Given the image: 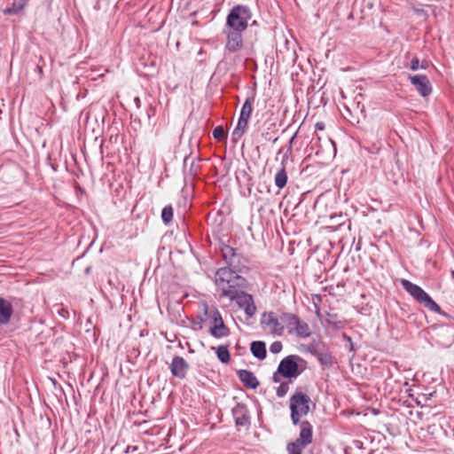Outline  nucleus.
I'll return each instance as SVG.
<instances>
[{
    "label": "nucleus",
    "instance_id": "f257e3e1",
    "mask_svg": "<svg viewBox=\"0 0 454 454\" xmlns=\"http://www.w3.org/2000/svg\"><path fill=\"white\" fill-rule=\"evenodd\" d=\"M215 283L220 298L235 301L248 317L254 316L257 309L253 295L243 290L247 286L244 277L230 268H219L215 272Z\"/></svg>",
    "mask_w": 454,
    "mask_h": 454
},
{
    "label": "nucleus",
    "instance_id": "f03ea898",
    "mask_svg": "<svg viewBox=\"0 0 454 454\" xmlns=\"http://www.w3.org/2000/svg\"><path fill=\"white\" fill-rule=\"evenodd\" d=\"M308 367L307 361L298 355H289L278 364L277 371L272 375L273 382H280V378H286L292 382L297 379Z\"/></svg>",
    "mask_w": 454,
    "mask_h": 454
},
{
    "label": "nucleus",
    "instance_id": "7ed1b4c3",
    "mask_svg": "<svg viewBox=\"0 0 454 454\" xmlns=\"http://www.w3.org/2000/svg\"><path fill=\"white\" fill-rule=\"evenodd\" d=\"M251 18L252 12L247 5H235L231 9L226 17L225 27L245 31L248 27Z\"/></svg>",
    "mask_w": 454,
    "mask_h": 454
},
{
    "label": "nucleus",
    "instance_id": "20e7f679",
    "mask_svg": "<svg viewBox=\"0 0 454 454\" xmlns=\"http://www.w3.org/2000/svg\"><path fill=\"white\" fill-rule=\"evenodd\" d=\"M401 283L403 289L419 303L423 304L429 311L441 314V307L421 286L407 279H403Z\"/></svg>",
    "mask_w": 454,
    "mask_h": 454
},
{
    "label": "nucleus",
    "instance_id": "39448f33",
    "mask_svg": "<svg viewBox=\"0 0 454 454\" xmlns=\"http://www.w3.org/2000/svg\"><path fill=\"white\" fill-rule=\"evenodd\" d=\"M220 250L223 259L227 264L224 268H230L231 270H233L239 274L248 269L247 259L236 248L223 243Z\"/></svg>",
    "mask_w": 454,
    "mask_h": 454
},
{
    "label": "nucleus",
    "instance_id": "423d86ee",
    "mask_svg": "<svg viewBox=\"0 0 454 454\" xmlns=\"http://www.w3.org/2000/svg\"><path fill=\"white\" fill-rule=\"evenodd\" d=\"M310 397L302 392H296L290 397V417L294 425L301 426V417L309 411Z\"/></svg>",
    "mask_w": 454,
    "mask_h": 454
},
{
    "label": "nucleus",
    "instance_id": "0eeeda50",
    "mask_svg": "<svg viewBox=\"0 0 454 454\" xmlns=\"http://www.w3.org/2000/svg\"><path fill=\"white\" fill-rule=\"evenodd\" d=\"M301 430L298 438L286 444L288 454H302V450L313 441V427L308 420L301 422Z\"/></svg>",
    "mask_w": 454,
    "mask_h": 454
},
{
    "label": "nucleus",
    "instance_id": "6e6552de",
    "mask_svg": "<svg viewBox=\"0 0 454 454\" xmlns=\"http://www.w3.org/2000/svg\"><path fill=\"white\" fill-rule=\"evenodd\" d=\"M204 314L209 317L211 324L209 333L212 337L222 339L230 335V329L224 324L222 315L216 308L209 309L207 305L204 304Z\"/></svg>",
    "mask_w": 454,
    "mask_h": 454
},
{
    "label": "nucleus",
    "instance_id": "1a4fd4ad",
    "mask_svg": "<svg viewBox=\"0 0 454 454\" xmlns=\"http://www.w3.org/2000/svg\"><path fill=\"white\" fill-rule=\"evenodd\" d=\"M244 30L231 29L225 27L223 30V34L225 36L224 52L226 53H237L242 50L244 46L243 42Z\"/></svg>",
    "mask_w": 454,
    "mask_h": 454
},
{
    "label": "nucleus",
    "instance_id": "9d476101",
    "mask_svg": "<svg viewBox=\"0 0 454 454\" xmlns=\"http://www.w3.org/2000/svg\"><path fill=\"white\" fill-rule=\"evenodd\" d=\"M260 325L263 330L269 329L273 336H281L284 333L285 325L273 311L263 312L261 316Z\"/></svg>",
    "mask_w": 454,
    "mask_h": 454
},
{
    "label": "nucleus",
    "instance_id": "9b49d317",
    "mask_svg": "<svg viewBox=\"0 0 454 454\" xmlns=\"http://www.w3.org/2000/svg\"><path fill=\"white\" fill-rule=\"evenodd\" d=\"M409 80L421 97L427 98L431 95L432 84L426 74H410Z\"/></svg>",
    "mask_w": 454,
    "mask_h": 454
},
{
    "label": "nucleus",
    "instance_id": "f8f14e48",
    "mask_svg": "<svg viewBox=\"0 0 454 454\" xmlns=\"http://www.w3.org/2000/svg\"><path fill=\"white\" fill-rule=\"evenodd\" d=\"M231 414L237 427H249L251 425L249 410L247 404L238 403L232 409Z\"/></svg>",
    "mask_w": 454,
    "mask_h": 454
},
{
    "label": "nucleus",
    "instance_id": "ddd939ff",
    "mask_svg": "<svg viewBox=\"0 0 454 454\" xmlns=\"http://www.w3.org/2000/svg\"><path fill=\"white\" fill-rule=\"evenodd\" d=\"M270 190L267 184H259L253 194L254 200L251 202V207L255 208L258 212L263 211L264 207L269 200L267 196L270 194Z\"/></svg>",
    "mask_w": 454,
    "mask_h": 454
},
{
    "label": "nucleus",
    "instance_id": "4468645a",
    "mask_svg": "<svg viewBox=\"0 0 454 454\" xmlns=\"http://www.w3.org/2000/svg\"><path fill=\"white\" fill-rule=\"evenodd\" d=\"M320 345H321V342H312L309 344V346L308 347V350L309 352L314 356L315 357H317V361L319 362V364L323 366H331L333 365V356L332 354L326 350V349H322L320 348Z\"/></svg>",
    "mask_w": 454,
    "mask_h": 454
},
{
    "label": "nucleus",
    "instance_id": "2eb2a0df",
    "mask_svg": "<svg viewBox=\"0 0 454 454\" xmlns=\"http://www.w3.org/2000/svg\"><path fill=\"white\" fill-rule=\"evenodd\" d=\"M171 374L178 379H184L189 369V364L186 360L179 356H175L169 365Z\"/></svg>",
    "mask_w": 454,
    "mask_h": 454
},
{
    "label": "nucleus",
    "instance_id": "dca6fc26",
    "mask_svg": "<svg viewBox=\"0 0 454 454\" xmlns=\"http://www.w3.org/2000/svg\"><path fill=\"white\" fill-rule=\"evenodd\" d=\"M237 373L239 380L246 387L255 389L259 386V380L251 371L241 369Z\"/></svg>",
    "mask_w": 454,
    "mask_h": 454
},
{
    "label": "nucleus",
    "instance_id": "f3484780",
    "mask_svg": "<svg viewBox=\"0 0 454 454\" xmlns=\"http://www.w3.org/2000/svg\"><path fill=\"white\" fill-rule=\"evenodd\" d=\"M191 160L188 173L192 178H195L199 176L201 165L200 162L203 160L200 157H192V153L186 155L184 159V167L186 168L188 161Z\"/></svg>",
    "mask_w": 454,
    "mask_h": 454
},
{
    "label": "nucleus",
    "instance_id": "a211bd4d",
    "mask_svg": "<svg viewBox=\"0 0 454 454\" xmlns=\"http://www.w3.org/2000/svg\"><path fill=\"white\" fill-rule=\"evenodd\" d=\"M12 313L13 308L12 303L4 298H0V324H7Z\"/></svg>",
    "mask_w": 454,
    "mask_h": 454
},
{
    "label": "nucleus",
    "instance_id": "6ab92c4d",
    "mask_svg": "<svg viewBox=\"0 0 454 454\" xmlns=\"http://www.w3.org/2000/svg\"><path fill=\"white\" fill-rule=\"evenodd\" d=\"M251 354L258 360H264L267 356L266 344L262 340H254L250 344Z\"/></svg>",
    "mask_w": 454,
    "mask_h": 454
},
{
    "label": "nucleus",
    "instance_id": "aec40b11",
    "mask_svg": "<svg viewBox=\"0 0 454 454\" xmlns=\"http://www.w3.org/2000/svg\"><path fill=\"white\" fill-rule=\"evenodd\" d=\"M289 333H294L296 336L303 339L311 335L309 325L306 322L301 321L300 317L298 318V323H295L294 327L291 328Z\"/></svg>",
    "mask_w": 454,
    "mask_h": 454
},
{
    "label": "nucleus",
    "instance_id": "412c9836",
    "mask_svg": "<svg viewBox=\"0 0 454 454\" xmlns=\"http://www.w3.org/2000/svg\"><path fill=\"white\" fill-rule=\"evenodd\" d=\"M229 344L227 345H220L217 348H212V349L215 350V355L217 359L222 364H228L231 361V354L229 351Z\"/></svg>",
    "mask_w": 454,
    "mask_h": 454
},
{
    "label": "nucleus",
    "instance_id": "4be33fe9",
    "mask_svg": "<svg viewBox=\"0 0 454 454\" xmlns=\"http://www.w3.org/2000/svg\"><path fill=\"white\" fill-rule=\"evenodd\" d=\"M298 318L297 315L289 312H281L279 315L281 323L288 328V331L294 327L295 323H298Z\"/></svg>",
    "mask_w": 454,
    "mask_h": 454
},
{
    "label": "nucleus",
    "instance_id": "5701e85b",
    "mask_svg": "<svg viewBox=\"0 0 454 454\" xmlns=\"http://www.w3.org/2000/svg\"><path fill=\"white\" fill-rule=\"evenodd\" d=\"M29 0H13L12 6L5 8L3 12L5 15H14L24 9Z\"/></svg>",
    "mask_w": 454,
    "mask_h": 454
},
{
    "label": "nucleus",
    "instance_id": "b1692460",
    "mask_svg": "<svg viewBox=\"0 0 454 454\" xmlns=\"http://www.w3.org/2000/svg\"><path fill=\"white\" fill-rule=\"evenodd\" d=\"M254 101V96H248L247 97L245 102L243 103V106L241 107L240 114L239 116L250 119V116L253 112V104Z\"/></svg>",
    "mask_w": 454,
    "mask_h": 454
},
{
    "label": "nucleus",
    "instance_id": "393cba45",
    "mask_svg": "<svg viewBox=\"0 0 454 454\" xmlns=\"http://www.w3.org/2000/svg\"><path fill=\"white\" fill-rule=\"evenodd\" d=\"M288 176L286 171V168L282 167L275 175L274 182L275 185L278 189H283L287 184Z\"/></svg>",
    "mask_w": 454,
    "mask_h": 454
},
{
    "label": "nucleus",
    "instance_id": "a878e982",
    "mask_svg": "<svg viewBox=\"0 0 454 454\" xmlns=\"http://www.w3.org/2000/svg\"><path fill=\"white\" fill-rule=\"evenodd\" d=\"M174 210L171 205L164 207L161 210V220L165 225L169 224L173 220Z\"/></svg>",
    "mask_w": 454,
    "mask_h": 454
},
{
    "label": "nucleus",
    "instance_id": "bb28decb",
    "mask_svg": "<svg viewBox=\"0 0 454 454\" xmlns=\"http://www.w3.org/2000/svg\"><path fill=\"white\" fill-rule=\"evenodd\" d=\"M213 137L217 141H223L227 137V133L225 132L223 126L219 125L214 129Z\"/></svg>",
    "mask_w": 454,
    "mask_h": 454
},
{
    "label": "nucleus",
    "instance_id": "cd10ccee",
    "mask_svg": "<svg viewBox=\"0 0 454 454\" xmlns=\"http://www.w3.org/2000/svg\"><path fill=\"white\" fill-rule=\"evenodd\" d=\"M278 383H279V386L276 389V394H277L278 397L281 398V397H284L286 395V393L288 392L289 383L290 382L289 381L288 382H286V381L282 382L280 380V382H278Z\"/></svg>",
    "mask_w": 454,
    "mask_h": 454
},
{
    "label": "nucleus",
    "instance_id": "c85d7f7f",
    "mask_svg": "<svg viewBox=\"0 0 454 454\" xmlns=\"http://www.w3.org/2000/svg\"><path fill=\"white\" fill-rule=\"evenodd\" d=\"M419 67L422 68V69H426L427 68V64L422 63L421 65H419V59L417 57H414L411 59V61L410 68L412 71H416Z\"/></svg>",
    "mask_w": 454,
    "mask_h": 454
},
{
    "label": "nucleus",
    "instance_id": "c756f323",
    "mask_svg": "<svg viewBox=\"0 0 454 454\" xmlns=\"http://www.w3.org/2000/svg\"><path fill=\"white\" fill-rule=\"evenodd\" d=\"M249 119L239 116L237 126L235 129L246 132Z\"/></svg>",
    "mask_w": 454,
    "mask_h": 454
},
{
    "label": "nucleus",
    "instance_id": "7c9ffc66",
    "mask_svg": "<svg viewBox=\"0 0 454 454\" xmlns=\"http://www.w3.org/2000/svg\"><path fill=\"white\" fill-rule=\"evenodd\" d=\"M282 348H283V344L279 340H276V341L272 342L270 346V351L272 354H278L279 352H281Z\"/></svg>",
    "mask_w": 454,
    "mask_h": 454
},
{
    "label": "nucleus",
    "instance_id": "2f4dec72",
    "mask_svg": "<svg viewBox=\"0 0 454 454\" xmlns=\"http://www.w3.org/2000/svg\"><path fill=\"white\" fill-rule=\"evenodd\" d=\"M189 321L193 325L198 326L195 330H200L202 328V323L204 322V317L202 316H197L193 318H189Z\"/></svg>",
    "mask_w": 454,
    "mask_h": 454
},
{
    "label": "nucleus",
    "instance_id": "473e14b6",
    "mask_svg": "<svg viewBox=\"0 0 454 454\" xmlns=\"http://www.w3.org/2000/svg\"><path fill=\"white\" fill-rule=\"evenodd\" d=\"M245 134L244 131L234 129L231 133V139L234 143H237Z\"/></svg>",
    "mask_w": 454,
    "mask_h": 454
},
{
    "label": "nucleus",
    "instance_id": "72a5a7b5",
    "mask_svg": "<svg viewBox=\"0 0 454 454\" xmlns=\"http://www.w3.org/2000/svg\"><path fill=\"white\" fill-rule=\"evenodd\" d=\"M253 185H254V184L252 183V178H251V177H249V178H248V184H247V191H244V192H242V195H243L244 197L251 196V195H253V194H254V193L252 192V191H253Z\"/></svg>",
    "mask_w": 454,
    "mask_h": 454
},
{
    "label": "nucleus",
    "instance_id": "f704fd0d",
    "mask_svg": "<svg viewBox=\"0 0 454 454\" xmlns=\"http://www.w3.org/2000/svg\"><path fill=\"white\" fill-rule=\"evenodd\" d=\"M57 314L64 319L69 318V311L67 309L59 307L57 309Z\"/></svg>",
    "mask_w": 454,
    "mask_h": 454
},
{
    "label": "nucleus",
    "instance_id": "c9c22d12",
    "mask_svg": "<svg viewBox=\"0 0 454 454\" xmlns=\"http://www.w3.org/2000/svg\"><path fill=\"white\" fill-rule=\"evenodd\" d=\"M146 115L148 120H151L156 115V109L152 105H149L146 108Z\"/></svg>",
    "mask_w": 454,
    "mask_h": 454
},
{
    "label": "nucleus",
    "instance_id": "e433bc0d",
    "mask_svg": "<svg viewBox=\"0 0 454 454\" xmlns=\"http://www.w3.org/2000/svg\"><path fill=\"white\" fill-rule=\"evenodd\" d=\"M296 135H297V132H295L290 138L289 143H288V147L286 150V153H290L292 152L293 143L296 137Z\"/></svg>",
    "mask_w": 454,
    "mask_h": 454
},
{
    "label": "nucleus",
    "instance_id": "4c0bfd02",
    "mask_svg": "<svg viewBox=\"0 0 454 454\" xmlns=\"http://www.w3.org/2000/svg\"><path fill=\"white\" fill-rule=\"evenodd\" d=\"M315 128L317 130H324L325 128V125L323 121H317L315 125Z\"/></svg>",
    "mask_w": 454,
    "mask_h": 454
},
{
    "label": "nucleus",
    "instance_id": "58836bf2",
    "mask_svg": "<svg viewBox=\"0 0 454 454\" xmlns=\"http://www.w3.org/2000/svg\"><path fill=\"white\" fill-rule=\"evenodd\" d=\"M134 104H135L137 108H140V106H141V100H140V98L138 97H136L134 98Z\"/></svg>",
    "mask_w": 454,
    "mask_h": 454
},
{
    "label": "nucleus",
    "instance_id": "ea45409f",
    "mask_svg": "<svg viewBox=\"0 0 454 454\" xmlns=\"http://www.w3.org/2000/svg\"><path fill=\"white\" fill-rule=\"evenodd\" d=\"M342 338L344 340H346L348 343H351L352 339L350 336L347 335L346 333L342 334Z\"/></svg>",
    "mask_w": 454,
    "mask_h": 454
},
{
    "label": "nucleus",
    "instance_id": "a19ab883",
    "mask_svg": "<svg viewBox=\"0 0 454 454\" xmlns=\"http://www.w3.org/2000/svg\"><path fill=\"white\" fill-rule=\"evenodd\" d=\"M36 70L38 71L40 75H43V67L40 64L36 66Z\"/></svg>",
    "mask_w": 454,
    "mask_h": 454
},
{
    "label": "nucleus",
    "instance_id": "79ce46f5",
    "mask_svg": "<svg viewBox=\"0 0 454 454\" xmlns=\"http://www.w3.org/2000/svg\"><path fill=\"white\" fill-rule=\"evenodd\" d=\"M348 350H349L350 352H352V351H354V350H355L353 341H351V343H348Z\"/></svg>",
    "mask_w": 454,
    "mask_h": 454
},
{
    "label": "nucleus",
    "instance_id": "37998d69",
    "mask_svg": "<svg viewBox=\"0 0 454 454\" xmlns=\"http://www.w3.org/2000/svg\"><path fill=\"white\" fill-rule=\"evenodd\" d=\"M356 446L357 448H362V446H363V442H360V441H356Z\"/></svg>",
    "mask_w": 454,
    "mask_h": 454
},
{
    "label": "nucleus",
    "instance_id": "c03bdc74",
    "mask_svg": "<svg viewBox=\"0 0 454 454\" xmlns=\"http://www.w3.org/2000/svg\"><path fill=\"white\" fill-rule=\"evenodd\" d=\"M316 139H317V141H320V137H319L317 134H315V135L313 136V137H312V141H315Z\"/></svg>",
    "mask_w": 454,
    "mask_h": 454
},
{
    "label": "nucleus",
    "instance_id": "a18cd8bd",
    "mask_svg": "<svg viewBox=\"0 0 454 454\" xmlns=\"http://www.w3.org/2000/svg\"><path fill=\"white\" fill-rule=\"evenodd\" d=\"M129 450H132V447L128 446V447H127V450H126V452H129Z\"/></svg>",
    "mask_w": 454,
    "mask_h": 454
},
{
    "label": "nucleus",
    "instance_id": "49530a36",
    "mask_svg": "<svg viewBox=\"0 0 454 454\" xmlns=\"http://www.w3.org/2000/svg\"><path fill=\"white\" fill-rule=\"evenodd\" d=\"M90 270V267L86 268L85 272H86V273H89Z\"/></svg>",
    "mask_w": 454,
    "mask_h": 454
},
{
    "label": "nucleus",
    "instance_id": "de8ad7c7",
    "mask_svg": "<svg viewBox=\"0 0 454 454\" xmlns=\"http://www.w3.org/2000/svg\"><path fill=\"white\" fill-rule=\"evenodd\" d=\"M137 448L136 446H133V447H132V451L137 450Z\"/></svg>",
    "mask_w": 454,
    "mask_h": 454
},
{
    "label": "nucleus",
    "instance_id": "09e8293b",
    "mask_svg": "<svg viewBox=\"0 0 454 454\" xmlns=\"http://www.w3.org/2000/svg\"><path fill=\"white\" fill-rule=\"evenodd\" d=\"M256 24H257V22L254 20V21H253V23H252L251 25H252V26H253V25H254V26H256Z\"/></svg>",
    "mask_w": 454,
    "mask_h": 454
}]
</instances>
